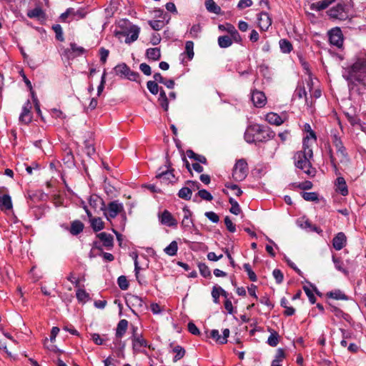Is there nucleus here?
<instances>
[{"mask_svg":"<svg viewBox=\"0 0 366 366\" xmlns=\"http://www.w3.org/2000/svg\"><path fill=\"white\" fill-rule=\"evenodd\" d=\"M178 250V245L176 241H172L167 247L164 249V252L169 256L176 255Z\"/></svg>","mask_w":366,"mask_h":366,"instance_id":"e433bc0d","label":"nucleus"},{"mask_svg":"<svg viewBox=\"0 0 366 366\" xmlns=\"http://www.w3.org/2000/svg\"><path fill=\"white\" fill-rule=\"evenodd\" d=\"M150 26L155 31L161 30L164 26V22L160 20H152L149 21Z\"/></svg>","mask_w":366,"mask_h":366,"instance_id":"13d9d810","label":"nucleus"},{"mask_svg":"<svg viewBox=\"0 0 366 366\" xmlns=\"http://www.w3.org/2000/svg\"><path fill=\"white\" fill-rule=\"evenodd\" d=\"M257 20L258 26L259 29L263 31H267L269 26L272 25V22L269 14L264 11L260 12L258 14Z\"/></svg>","mask_w":366,"mask_h":366,"instance_id":"ddd939ff","label":"nucleus"},{"mask_svg":"<svg viewBox=\"0 0 366 366\" xmlns=\"http://www.w3.org/2000/svg\"><path fill=\"white\" fill-rule=\"evenodd\" d=\"M336 0H322L316 3L312 4V8L317 11H321L327 8L331 4L335 2Z\"/></svg>","mask_w":366,"mask_h":366,"instance_id":"72a5a7b5","label":"nucleus"},{"mask_svg":"<svg viewBox=\"0 0 366 366\" xmlns=\"http://www.w3.org/2000/svg\"><path fill=\"white\" fill-rule=\"evenodd\" d=\"M85 52L86 49L84 47L79 46L75 43H71L70 49L66 51V53L69 58H74L76 56H81Z\"/></svg>","mask_w":366,"mask_h":366,"instance_id":"f3484780","label":"nucleus"},{"mask_svg":"<svg viewBox=\"0 0 366 366\" xmlns=\"http://www.w3.org/2000/svg\"><path fill=\"white\" fill-rule=\"evenodd\" d=\"M117 283L120 289L125 290L129 287V282L125 276H120L117 280Z\"/></svg>","mask_w":366,"mask_h":366,"instance_id":"4d7b16f0","label":"nucleus"},{"mask_svg":"<svg viewBox=\"0 0 366 366\" xmlns=\"http://www.w3.org/2000/svg\"><path fill=\"white\" fill-rule=\"evenodd\" d=\"M83 229L84 224L79 220H75L71 224L70 233L73 235H77L81 233Z\"/></svg>","mask_w":366,"mask_h":366,"instance_id":"c756f323","label":"nucleus"},{"mask_svg":"<svg viewBox=\"0 0 366 366\" xmlns=\"http://www.w3.org/2000/svg\"><path fill=\"white\" fill-rule=\"evenodd\" d=\"M205 6L208 11L219 14L221 12V8L217 5L214 0H206Z\"/></svg>","mask_w":366,"mask_h":366,"instance_id":"7c9ffc66","label":"nucleus"},{"mask_svg":"<svg viewBox=\"0 0 366 366\" xmlns=\"http://www.w3.org/2000/svg\"><path fill=\"white\" fill-rule=\"evenodd\" d=\"M358 73L366 75V60L364 59H358L355 61L348 70V75L344 74L343 76L347 80L357 79Z\"/></svg>","mask_w":366,"mask_h":366,"instance_id":"0eeeda50","label":"nucleus"},{"mask_svg":"<svg viewBox=\"0 0 366 366\" xmlns=\"http://www.w3.org/2000/svg\"><path fill=\"white\" fill-rule=\"evenodd\" d=\"M328 297L335 299V300H347V297L340 290H335L330 292L327 294Z\"/></svg>","mask_w":366,"mask_h":366,"instance_id":"ea45409f","label":"nucleus"},{"mask_svg":"<svg viewBox=\"0 0 366 366\" xmlns=\"http://www.w3.org/2000/svg\"><path fill=\"white\" fill-rule=\"evenodd\" d=\"M226 31L230 34L229 37L232 40H234L237 43H240L242 41L240 34L232 24H226Z\"/></svg>","mask_w":366,"mask_h":366,"instance_id":"5701e85b","label":"nucleus"},{"mask_svg":"<svg viewBox=\"0 0 366 366\" xmlns=\"http://www.w3.org/2000/svg\"><path fill=\"white\" fill-rule=\"evenodd\" d=\"M128 327V321L125 319L121 320L116 329V337L117 338H122L126 333Z\"/></svg>","mask_w":366,"mask_h":366,"instance_id":"a878e982","label":"nucleus"},{"mask_svg":"<svg viewBox=\"0 0 366 366\" xmlns=\"http://www.w3.org/2000/svg\"><path fill=\"white\" fill-rule=\"evenodd\" d=\"M186 153L189 159H192L197 161V162H200L204 164H207V160L204 156L196 154L194 151L191 149H188Z\"/></svg>","mask_w":366,"mask_h":366,"instance_id":"c85d7f7f","label":"nucleus"},{"mask_svg":"<svg viewBox=\"0 0 366 366\" xmlns=\"http://www.w3.org/2000/svg\"><path fill=\"white\" fill-rule=\"evenodd\" d=\"M89 204L93 207H97V202L103 204L102 199L97 195H92L89 199Z\"/></svg>","mask_w":366,"mask_h":366,"instance_id":"0e129e2a","label":"nucleus"},{"mask_svg":"<svg viewBox=\"0 0 366 366\" xmlns=\"http://www.w3.org/2000/svg\"><path fill=\"white\" fill-rule=\"evenodd\" d=\"M243 267L247 272L249 280L252 282H256L257 280V277L256 274L252 271L250 264L249 263H245L244 264Z\"/></svg>","mask_w":366,"mask_h":366,"instance_id":"3c124183","label":"nucleus"},{"mask_svg":"<svg viewBox=\"0 0 366 366\" xmlns=\"http://www.w3.org/2000/svg\"><path fill=\"white\" fill-rule=\"evenodd\" d=\"M184 217L182 221V226L184 228H190L193 226V221L192 219V212L187 207L183 208Z\"/></svg>","mask_w":366,"mask_h":366,"instance_id":"4be33fe9","label":"nucleus"},{"mask_svg":"<svg viewBox=\"0 0 366 366\" xmlns=\"http://www.w3.org/2000/svg\"><path fill=\"white\" fill-rule=\"evenodd\" d=\"M301 195L305 200L308 201V202H318V200H319L318 194L317 192H302Z\"/></svg>","mask_w":366,"mask_h":366,"instance_id":"4c0bfd02","label":"nucleus"},{"mask_svg":"<svg viewBox=\"0 0 366 366\" xmlns=\"http://www.w3.org/2000/svg\"><path fill=\"white\" fill-rule=\"evenodd\" d=\"M335 191L340 193L343 196H346L348 194V189L347 184H335Z\"/></svg>","mask_w":366,"mask_h":366,"instance_id":"69168bd1","label":"nucleus"},{"mask_svg":"<svg viewBox=\"0 0 366 366\" xmlns=\"http://www.w3.org/2000/svg\"><path fill=\"white\" fill-rule=\"evenodd\" d=\"M158 102L161 107L164 109V111H168L169 109V101L168 98L166 95L164 90L161 87L159 91V97L158 98Z\"/></svg>","mask_w":366,"mask_h":366,"instance_id":"cd10ccee","label":"nucleus"},{"mask_svg":"<svg viewBox=\"0 0 366 366\" xmlns=\"http://www.w3.org/2000/svg\"><path fill=\"white\" fill-rule=\"evenodd\" d=\"M244 139L246 140L247 142L250 144L259 142V139L257 137H254L252 132H251V129L249 127L247 128L244 133Z\"/></svg>","mask_w":366,"mask_h":366,"instance_id":"79ce46f5","label":"nucleus"},{"mask_svg":"<svg viewBox=\"0 0 366 366\" xmlns=\"http://www.w3.org/2000/svg\"><path fill=\"white\" fill-rule=\"evenodd\" d=\"M192 192L191 189L189 187H182L178 192V196L179 198L185 199V200H189L192 197Z\"/></svg>","mask_w":366,"mask_h":366,"instance_id":"a19ab883","label":"nucleus"},{"mask_svg":"<svg viewBox=\"0 0 366 366\" xmlns=\"http://www.w3.org/2000/svg\"><path fill=\"white\" fill-rule=\"evenodd\" d=\"M132 342V348L134 352H141L142 348L149 347L147 341L143 337L142 335L140 336H134L131 339Z\"/></svg>","mask_w":366,"mask_h":366,"instance_id":"2eb2a0df","label":"nucleus"},{"mask_svg":"<svg viewBox=\"0 0 366 366\" xmlns=\"http://www.w3.org/2000/svg\"><path fill=\"white\" fill-rule=\"evenodd\" d=\"M52 29L55 32L56 34V39L59 41H64V38L63 35V31L61 25L59 24H54L52 26Z\"/></svg>","mask_w":366,"mask_h":366,"instance_id":"09e8293b","label":"nucleus"},{"mask_svg":"<svg viewBox=\"0 0 366 366\" xmlns=\"http://www.w3.org/2000/svg\"><path fill=\"white\" fill-rule=\"evenodd\" d=\"M266 121H267L270 124H274L276 126H280L284 123L285 119L280 117L279 114L274 112H269L266 115Z\"/></svg>","mask_w":366,"mask_h":366,"instance_id":"412c9836","label":"nucleus"},{"mask_svg":"<svg viewBox=\"0 0 366 366\" xmlns=\"http://www.w3.org/2000/svg\"><path fill=\"white\" fill-rule=\"evenodd\" d=\"M248 174V164L245 159H240L237 160L234 165L232 177L235 182L243 181Z\"/></svg>","mask_w":366,"mask_h":366,"instance_id":"39448f33","label":"nucleus"},{"mask_svg":"<svg viewBox=\"0 0 366 366\" xmlns=\"http://www.w3.org/2000/svg\"><path fill=\"white\" fill-rule=\"evenodd\" d=\"M172 352L176 353L175 356L174 357V362H177L178 360H181L185 355V350L179 346V345H177L175 346L173 350H172Z\"/></svg>","mask_w":366,"mask_h":366,"instance_id":"58836bf2","label":"nucleus"},{"mask_svg":"<svg viewBox=\"0 0 366 366\" xmlns=\"http://www.w3.org/2000/svg\"><path fill=\"white\" fill-rule=\"evenodd\" d=\"M218 44L221 48H228L232 44V40L229 36H220L218 37Z\"/></svg>","mask_w":366,"mask_h":366,"instance_id":"c9c22d12","label":"nucleus"},{"mask_svg":"<svg viewBox=\"0 0 366 366\" xmlns=\"http://www.w3.org/2000/svg\"><path fill=\"white\" fill-rule=\"evenodd\" d=\"M197 194L204 200L212 201L213 199V197L210 192L204 189H199Z\"/></svg>","mask_w":366,"mask_h":366,"instance_id":"5fc2aeb1","label":"nucleus"},{"mask_svg":"<svg viewBox=\"0 0 366 366\" xmlns=\"http://www.w3.org/2000/svg\"><path fill=\"white\" fill-rule=\"evenodd\" d=\"M109 54V51L104 47L100 48L99 49V55H100V61L102 64H105L108 56Z\"/></svg>","mask_w":366,"mask_h":366,"instance_id":"052dcab7","label":"nucleus"},{"mask_svg":"<svg viewBox=\"0 0 366 366\" xmlns=\"http://www.w3.org/2000/svg\"><path fill=\"white\" fill-rule=\"evenodd\" d=\"M161 222L163 224H166L169 227H176L177 225V221L173 217L172 214L164 210L161 215Z\"/></svg>","mask_w":366,"mask_h":366,"instance_id":"6ab92c4d","label":"nucleus"},{"mask_svg":"<svg viewBox=\"0 0 366 366\" xmlns=\"http://www.w3.org/2000/svg\"><path fill=\"white\" fill-rule=\"evenodd\" d=\"M122 209V204L114 201L108 204L107 212L104 214L107 219L110 221L111 219L115 218Z\"/></svg>","mask_w":366,"mask_h":366,"instance_id":"9b49d317","label":"nucleus"},{"mask_svg":"<svg viewBox=\"0 0 366 366\" xmlns=\"http://www.w3.org/2000/svg\"><path fill=\"white\" fill-rule=\"evenodd\" d=\"M85 145V152L87 154L88 156L91 157L95 153V149L94 146L89 143V141L84 142Z\"/></svg>","mask_w":366,"mask_h":366,"instance_id":"338daca9","label":"nucleus"},{"mask_svg":"<svg viewBox=\"0 0 366 366\" xmlns=\"http://www.w3.org/2000/svg\"><path fill=\"white\" fill-rule=\"evenodd\" d=\"M139 30V28L137 26H133L132 27H131L128 33L127 34L125 42L127 44H130L132 42L135 41L138 39Z\"/></svg>","mask_w":366,"mask_h":366,"instance_id":"393cba45","label":"nucleus"},{"mask_svg":"<svg viewBox=\"0 0 366 366\" xmlns=\"http://www.w3.org/2000/svg\"><path fill=\"white\" fill-rule=\"evenodd\" d=\"M304 131L308 133V134L304 137L303 141H305L308 139L309 144L312 147L313 144L316 142L317 140L315 132L312 129L311 126L307 123L305 124L304 125Z\"/></svg>","mask_w":366,"mask_h":366,"instance_id":"b1692460","label":"nucleus"},{"mask_svg":"<svg viewBox=\"0 0 366 366\" xmlns=\"http://www.w3.org/2000/svg\"><path fill=\"white\" fill-rule=\"evenodd\" d=\"M31 104L29 100H27L24 104L22 112L19 116V121L23 124H29L31 122L32 115L31 113Z\"/></svg>","mask_w":366,"mask_h":366,"instance_id":"4468645a","label":"nucleus"},{"mask_svg":"<svg viewBox=\"0 0 366 366\" xmlns=\"http://www.w3.org/2000/svg\"><path fill=\"white\" fill-rule=\"evenodd\" d=\"M97 237L102 242L103 246L107 249H111L114 246V237L112 234L104 232L99 233Z\"/></svg>","mask_w":366,"mask_h":366,"instance_id":"a211bd4d","label":"nucleus"},{"mask_svg":"<svg viewBox=\"0 0 366 366\" xmlns=\"http://www.w3.org/2000/svg\"><path fill=\"white\" fill-rule=\"evenodd\" d=\"M147 86L148 90L154 95L157 94L160 91V88L159 87L157 83L154 81H148L147 83Z\"/></svg>","mask_w":366,"mask_h":366,"instance_id":"8fccbe9b","label":"nucleus"},{"mask_svg":"<svg viewBox=\"0 0 366 366\" xmlns=\"http://www.w3.org/2000/svg\"><path fill=\"white\" fill-rule=\"evenodd\" d=\"M279 44L282 52L285 54H289L292 50V43L286 39H280Z\"/></svg>","mask_w":366,"mask_h":366,"instance_id":"2f4dec72","label":"nucleus"},{"mask_svg":"<svg viewBox=\"0 0 366 366\" xmlns=\"http://www.w3.org/2000/svg\"><path fill=\"white\" fill-rule=\"evenodd\" d=\"M330 19L345 21L349 19V8L344 2H340L327 11Z\"/></svg>","mask_w":366,"mask_h":366,"instance_id":"7ed1b4c3","label":"nucleus"},{"mask_svg":"<svg viewBox=\"0 0 366 366\" xmlns=\"http://www.w3.org/2000/svg\"><path fill=\"white\" fill-rule=\"evenodd\" d=\"M269 331L271 332V334L269 336L267 342L271 347H276L279 343L280 335L276 331L273 330H269Z\"/></svg>","mask_w":366,"mask_h":366,"instance_id":"473e14b6","label":"nucleus"},{"mask_svg":"<svg viewBox=\"0 0 366 366\" xmlns=\"http://www.w3.org/2000/svg\"><path fill=\"white\" fill-rule=\"evenodd\" d=\"M332 142L335 147L336 152L333 154L332 150L330 149V158L332 164L336 167V164L339 162L346 163L349 161L347 152L346 148L343 146L342 142L340 137L337 133L332 134Z\"/></svg>","mask_w":366,"mask_h":366,"instance_id":"f03ea898","label":"nucleus"},{"mask_svg":"<svg viewBox=\"0 0 366 366\" xmlns=\"http://www.w3.org/2000/svg\"><path fill=\"white\" fill-rule=\"evenodd\" d=\"M91 226L95 232H98L104 228V222L101 218H92L91 219Z\"/></svg>","mask_w":366,"mask_h":366,"instance_id":"c03bdc74","label":"nucleus"},{"mask_svg":"<svg viewBox=\"0 0 366 366\" xmlns=\"http://www.w3.org/2000/svg\"><path fill=\"white\" fill-rule=\"evenodd\" d=\"M313 158L312 147L308 139L302 142V149L297 152L294 157L295 165L309 176H314L315 169L312 167L311 160Z\"/></svg>","mask_w":366,"mask_h":366,"instance_id":"f257e3e1","label":"nucleus"},{"mask_svg":"<svg viewBox=\"0 0 366 366\" xmlns=\"http://www.w3.org/2000/svg\"><path fill=\"white\" fill-rule=\"evenodd\" d=\"M0 210L4 213L13 211V203L11 196L0 190Z\"/></svg>","mask_w":366,"mask_h":366,"instance_id":"9d476101","label":"nucleus"},{"mask_svg":"<svg viewBox=\"0 0 366 366\" xmlns=\"http://www.w3.org/2000/svg\"><path fill=\"white\" fill-rule=\"evenodd\" d=\"M229 202L232 205L229 209L230 212L236 215L239 214L242 210L238 202L234 200L232 197H229Z\"/></svg>","mask_w":366,"mask_h":366,"instance_id":"37998d69","label":"nucleus"},{"mask_svg":"<svg viewBox=\"0 0 366 366\" xmlns=\"http://www.w3.org/2000/svg\"><path fill=\"white\" fill-rule=\"evenodd\" d=\"M194 43L192 41H187L185 44V53L189 60H192L194 57Z\"/></svg>","mask_w":366,"mask_h":366,"instance_id":"de8ad7c7","label":"nucleus"},{"mask_svg":"<svg viewBox=\"0 0 366 366\" xmlns=\"http://www.w3.org/2000/svg\"><path fill=\"white\" fill-rule=\"evenodd\" d=\"M251 99L256 107L262 108L267 102V97L264 92L254 89L252 92Z\"/></svg>","mask_w":366,"mask_h":366,"instance_id":"f8f14e48","label":"nucleus"},{"mask_svg":"<svg viewBox=\"0 0 366 366\" xmlns=\"http://www.w3.org/2000/svg\"><path fill=\"white\" fill-rule=\"evenodd\" d=\"M114 71L117 76L122 79H127L130 81H137L139 76L138 72L132 71L125 63L117 64L114 68Z\"/></svg>","mask_w":366,"mask_h":366,"instance_id":"423d86ee","label":"nucleus"},{"mask_svg":"<svg viewBox=\"0 0 366 366\" xmlns=\"http://www.w3.org/2000/svg\"><path fill=\"white\" fill-rule=\"evenodd\" d=\"M295 95L299 99L305 98V103H307V92L304 86L298 85L295 89Z\"/></svg>","mask_w":366,"mask_h":366,"instance_id":"49530a36","label":"nucleus"},{"mask_svg":"<svg viewBox=\"0 0 366 366\" xmlns=\"http://www.w3.org/2000/svg\"><path fill=\"white\" fill-rule=\"evenodd\" d=\"M201 31H202V27H201L200 24H194L192 26V28L190 29V31H189V34L193 38H197V37H199Z\"/></svg>","mask_w":366,"mask_h":366,"instance_id":"6e6d98bb","label":"nucleus"},{"mask_svg":"<svg viewBox=\"0 0 366 366\" xmlns=\"http://www.w3.org/2000/svg\"><path fill=\"white\" fill-rule=\"evenodd\" d=\"M205 216L213 223H217L219 220V216L214 212H207Z\"/></svg>","mask_w":366,"mask_h":366,"instance_id":"774afa93","label":"nucleus"},{"mask_svg":"<svg viewBox=\"0 0 366 366\" xmlns=\"http://www.w3.org/2000/svg\"><path fill=\"white\" fill-rule=\"evenodd\" d=\"M146 56L149 60L158 61L161 58L160 49L157 47L147 49Z\"/></svg>","mask_w":366,"mask_h":366,"instance_id":"bb28decb","label":"nucleus"},{"mask_svg":"<svg viewBox=\"0 0 366 366\" xmlns=\"http://www.w3.org/2000/svg\"><path fill=\"white\" fill-rule=\"evenodd\" d=\"M168 164L165 165L166 169L159 168L156 174V179L160 182L175 183L179 181V176H177V172H175L174 169H171L169 162L167 161Z\"/></svg>","mask_w":366,"mask_h":366,"instance_id":"20e7f679","label":"nucleus"},{"mask_svg":"<svg viewBox=\"0 0 366 366\" xmlns=\"http://www.w3.org/2000/svg\"><path fill=\"white\" fill-rule=\"evenodd\" d=\"M251 132L254 134V137L259 139V142L267 141L274 137L273 132H270L269 128L260 124H254L249 126Z\"/></svg>","mask_w":366,"mask_h":366,"instance_id":"6e6552de","label":"nucleus"},{"mask_svg":"<svg viewBox=\"0 0 366 366\" xmlns=\"http://www.w3.org/2000/svg\"><path fill=\"white\" fill-rule=\"evenodd\" d=\"M303 290L306 293L307 296L308 297L309 301L311 304H315L316 302V297L313 292L310 290L309 287L307 286L303 287Z\"/></svg>","mask_w":366,"mask_h":366,"instance_id":"e2e57ef3","label":"nucleus"},{"mask_svg":"<svg viewBox=\"0 0 366 366\" xmlns=\"http://www.w3.org/2000/svg\"><path fill=\"white\" fill-rule=\"evenodd\" d=\"M76 296L79 302H86L89 300V295L83 289H78Z\"/></svg>","mask_w":366,"mask_h":366,"instance_id":"a18cd8bd","label":"nucleus"},{"mask_svg":"<svg viewBox=\"0 0 366 366\" xmlns=\"http://www.w3.org/2000/svg\"><path fill=\"white\" fill-rule=\"evenodd\" d=\"M226 188L222 189V192L227 196L232 197L235 195L239 197L242 194V189L238 187L237 184H225Z\"/></svg>","mask_w":366,"mask_h":366,"instance_id":"aec40b11","label":"nucleus"},{"mask_svg":"<svg viewBox=\"0 0 366 366\" xmlns=\"http://www.w3.org/2000/svg\"><path fill=\"white\" fill-rule=\"evenodd\" d=\"M224 224H225L226 227L229 232L233 233L236 231L235 225L232 223L230 218L227 216L224 218Z\"/></svg>","mask_w":366,"mask_h":366,"instance_id":"680f3d73","label":"nucleus"},{"mask_svg":"<svg viewBox=\"0 0 366 366\" xmlns=\"http://www.w3.org/2000/svg\"><path fill=\"white\" fill-rule=\"evenodd\" d=\"M332 261L335 264V268L337 270L343 272L345 274H348V272L345 269L343 268V267H342L343 262H342V260L340 258H336L335 256H332Z\"/></svg>","mask_w":366,"mask_h":366,"instance_id":"864d4df0","label":"nucleus"},{"mask_svg":"<svg viewBox=\"0 0 366 366\" xmlns=\"http://www.w3.org/2000/svg\"><path fill=\"white\" fill-rule=\"evenodd\" d=\"M328 36L330 43L337 46V48H341L343 44V34L341 29L339 27H335L332 29L328 31Z\"/></svg>","mask_w":366,"mask_h":366,"instance_id":"1a4fd4ad","label":"nucleus"},{"mask_svg":"<svg viewBox=\"0 0 366 366\" xmlns=\"http://www.w3.org/2000/svg\"><path fill=\"white\" fill-rule=\"evenodd\" d=\"M347 244V237L344 232H338L332 239L333 247L339 251L345 247Z\"/></svg>","mask_w":366,"mask_h":366,"instance_id":"dca6fc26","label":"nucleus"},{"mask_svg":"<svg viewBox=\"0 0 366 366\" xmlns=\"http://www.w3.org/2000/svg\"><path fill=\"white\" fill-rule=\"evenodd\" d=\"M63 162L67 167L71 168L74 166V157L71 150L66 152L63 158Z\"/></svg>","mask_w":366,"mask_h":366,"instance_id":"f704fd0d","label":"nucleus"},{"mask_svg":"<svg viewBox=\"0 0 366 366\" xmlns=\"http://www.w3.org/2000/svg\"><path fill=\"white\" fill-rule=\"evenodd\" d=\"M272 275L277 284H280L282 282L284 276L280 269H274L272 272Z\"/></svg>","mask_w":366,"mask_h":366,"instance_id":"bf43d9fd","label":"nucleus"},{"mask_svg":"<svg viewBox=\"0 0 366 366\" xmlns=\"http://www.w3.org/2000/svg\"><path fill=\"white\" fill-rule=\"evenodd\" d=\"M198 267H199L200 274L204 277H211L210 269L208 267V266L206 265L204 263H199Z\"/></svg>","mask_w":366,"mask_h":366,"instance_id":"603ef678","label":"nucleus"}]
</instances>
